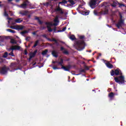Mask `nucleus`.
Returning a JSON list of instances; mask_svg holds the SVG:
<instances>
[{
	"instance_id": "nucleus-1",
	"label": "nucleus",
	"mask_w": 126,
	"mask_h": 126,
	"mask_svg": "<svg viewBox=\"0 0 126 126\" xmlns=\"http://www.w3.org/2000/svg\"><path fill=\"white\" fill-rule=\"evenodd\" d=\"M101 6L103 8H104V10L102 12H98V11L96 9L94 10V15H96L97 16H99L101 14H108L109 12V10L108 9V6L107 5V2H103L101 4Z\"/></svg>"
},
{
	"instance_id": "nucleus-2",
	"label": "nucleus",
	"mask_w": 126,
	"mask_h": 126,
	"mask_svg": "<svg viewBox=\"0 0 126 126\" xmlns=\"http://www.w3.org/2000/svg\"><path fill=\"white\" fill-rule=\"evenodd\" d=\"M75 47L78 51H82L85 49V42L84 40H78L74 43Z\"/></svg>"
},
{
	"instance_id": "nucleus-3",
	"label": "nucleus",
	"mask_w": 126,
	"mask_h": 126,
	"mask_svg": "<svg viewBox=\"0 0 126 126\" xmlns=\"http://www.w3.org/2000/svg\"><path fill=\"white\" fill-rule=\"evenodd\" d=\"M114 80L117 82V83H119V84H124V83H126L125 77L123 76V75H121L118 78L115 77Z\"/></svg>"
},
{
	"instance_id": "nucleus-4",
	"label": "nucleus",
	"mask_w": 126,
	"mask_h": 126,
	"mask_svg": "<svg viewBox=\"0 0 126 126\" xmlns=\"http://www.w3.org/2000/svg\"><path fill=\"white\" fill-rule=\"evenodd\" d=\"M101 2L100 0H90L89 5L91 8H95L96 7V5L98 3Z\"/></svg>"
},
{
	"instance_id": "nucleus-5",
	"label": "nucleus",
	"mask_w": 126,
	"mask_h": 126,
	"mask_svg": "<svg viewBox=\"0 0 126 126\" xmlns=\"http://www.w3.org/2000/svg\"><path fill=\"white\" fill-rule=\"evenodd\" d=\"M110 74L111 76H114V75H123V73L122 71L120 70L119 68H117L115 70L112 69L110 71Z\"/></svg>"
},
{
	"instance_id": "nucleus-6",
	"label": "nucleus",
	"mask_w": 126,
	"mask_h": 126,
	"mask_svg": "<svg viewBox=\"0 0 126 126\" xmlns=\"http://www.w3.org/2000/svg\"><path fill=\"white\" fill-rule=\"evenodd\" d=\"M9 67L6 66V65H4L2 67L0 68V74H2L4 75L7 73L8 70H10Z\"/></svg>"
},
{
	"instance_id": "nucleus-7",
	"label": "nucleus",
	"mask_w": 126,
	"mask_h": 126,
	"mask_svg": "<svg viewBox=\"0 0 126 126\" xmlns=\"http://www.w3.org/2000/svg\"><path fill=\"white\" fill-rule=\"evenodd\" d=\"M28 5L31 6L32 4L28 0H25L23 1V3L20 5V7H21V8H23L24 9H26Z\"/></svg>"
},
{
	"instance_id": "nucleus-8",
	"label": "nucleus",
	"mask_w": 126,
	"mask_h": 126,
	"mask_svg": "<svg viewBox=\"0 0 126 126\" xmlns=\"http://www.w3.org/2000/svg\"><path fill=\"white\" fill-rule=\"evenodd\" d=\"M124 25H125V20L124 19H120L118 23L116 24V26L118 28V29L123 27Z\"/></svg>"
},
{
	"instance_id": "nucleus-9",
	"label": "nucleus",
	"mask_w": 126,
	"mask_h": 126,
	"mask_svg": "<svg viewBox=\"0 0 126 126\" xmlns=\"http://www.w3.org/2000/svg\"><path fill=\"white\" fill-rule=\"evenodd\" d=\"M61 69H63L65 71H69L71 68V65L68 64L66 66L63 65V63H62L61 65Z\"/></svg>"
},
{
	"instance_id": "nucleus-10",
	"label": "nucleus",
	"mask_w": 126,
	"mask_h": 126,
	"mask_svg": "<svg viewBox=\"0 0 126 126\" xmlns=\"http://www.w3.org/2000/svg\"><path fill=\"white\" fill-rule=\"evenodd\" d=\"M45 25H47V30L49 32H52L53 29L51 28V26H53V24L51 22H45Z\"/></svg>"
},
{
	"instance_id": "nucleus-11",
	"label": "nucleus",
	"mask_w": 126,
	"mask_h": 126,
	"mask_svg": "<svg viewBox=\"0 0 126 126\" xmlns=\"http://www.w3.org/2000/svg\"><path fill=\"white\" fill-rule=\"evenodd\" d=\"M20 49H21V47H20V46L15 45L12 46V48H10L9 49V51H19V50H20Z\"/></svg>"
},
{
	"instance_id": "nucleus-12",
	"label": "nucleus",
	"mask_w": 126,
	"mask_h": 126,
	"mask_svg": "<svg viewBox=\"0 0 126 126\" xmlns=\"http://www.w3.org/2000/svg\"><path fill=\"white\" fill-rule=\"evenodd\" d=\"M54 11L55 12H59L60 14H63L64 12L63 11V9L61 8L59 6L58 8H56L55 9Z\"/></svg>"
},
{
	"instance_id": "nucleus-13",
	"label": "nucleus",
	"mask_w": 126,
	"mask_h": 126,
	"mask_svg": "<svg viewBox=\"0 0 126 126\" xmlns=\"http://www.w3.org/2000/svg\"><path fill=\"white\" fill-rule=\"evenodd\" d=\"M16 67V63H11L10 65V67L13 70H17L18 68H15Z\"/></svg>"
},
{
	"instance_id": "nucleus-14",
	"label": "nucleus",
	"mask_w": 126,
	"mask_h": 126,
	"mask_svg": "<svg viewBox=\"0 0 126 126\" xmlns=\"http://www.w3.org/2000/svg\"><path fill=\"white\" fill-rule=\"evenodd\" d=\"M61 51H62L64 55H69L68 51L64 49L63 47H61L60 48Z\"/></svg>"
},
{
	"instance_id": "nucleus-15",
	"label": "nucleus",
	"mask_w": 126,
	"mask_h": 126,
	"mask_svg": "<svg viewBox=\"0 0 126 126\" xmlns=\"http://www.w3.org/2000/svg\"><path fill=\"white\" fill-rule=\"evenodd\" d=\"M52 63H58V64H60V65L62 64V63H63V59L61 58L60 61H52Z\"/></svg>"
},
{
	"instance_id": "nucleus-16",
	"label": "nucleus",
	"mask_w": 126,
	"mask_h": 126,
	"mask_svg": "<svg viewBox=\"0 0 126 126\" xmlns=\"http://www.w3.org/2000/svg\"><path fill=\"white\" fill-rule=\"evenodd\" d=\"M28 14V11L23 10L19 12V14L22 15L23 16H26Z\"/></svg>"
},
{
	"instance_id": "nucleus-17",
	"label": "nucleus",
	"mask_w": 126,
	"mask_h": 126,
	"mask_svg": "<svg viewBox=\"0 0 126 126\" xmlns=\"http://www.w3.org/2000/svg\"><path fill=\"white\" fill-rule=\"evenodd\" d=\"M105 64L106 65V66L108 68H113V67H114V66L113 65V64H112L111 63H110V62H108L106 63H105Z\"/></svg>"
},
{
	"instance_id": "nucleus-18",
	"label": "nucleus",
	"mask_w": 126,
	"mask_h": 126,
	"mask_svg": "<svg viewBox=\"0 0 126 126\" xmlns=\"http://www.w3.org/2000/svg\"><path fill=\"white\" fill-rule=\"evenodd\" d=\"M52 55L55 58H58V57H59V55H58V52H57V51L55 50L52 51Z\"/></svg>"
},
{
	"instance_id": "nucleus-19",
	"label": "nucleus",
	"mask_w": 126,
	"mask_h": 126,
	"mask_svg": "<svg viewBox=\"0 0 126 126\" xmlns=\"http://www.w3.org/2000/svg\"><path fill=\"white\" fill-rule=\"evenodd\" d=\"M68 2L70 3L68 4V6H71V5H74V4H75V2H74L73 0H68Z\"/></svg>"
},
{
	"instance_id": "nucleus-20",
	"label": "nucleus",
	"mask_w": 126,
	"mask_h": 126,
	"mask_svg": "<svg viewBox=\"0 0 126 126\" xmlns=\"http://www.w3.org/2000/svg\"><path fill=\"white\" fill-rule=\"evenodd\" d=\"M37 52H38V50L35 49L33 53H32V54H30V56L31 57H32V58H34V57H35V56H36V54H37Z\"/></svg>"
},
{
	"instance_id": "nucleus-21",
	"label": "nucleus",
	"mask_w": 126,
	"mask_h": 126,
	"mask_svg": "<svg viewBox=\"0 0 126 126\" xmlns=\"http://www.w3.org/2000/svg\"><path fill=\"white\" fill-rule=\"evenodd\" d=\"M43 5H44V6H46V7H48L49 5H50V6L52 5V3H51V1L43 3Z\"/></svg>"
},
{
	"instance_id": "nucleus-22",
	"label": "nucleus",
	"mask_w": 126,
	"mask_h": 126,
	"mask_svg": "<svg viewBox=\"0 0 126 126\" xmlns=\"http://www.w3.org/2000/svg\"><path fill=\"white\" fill-rule=\"evenodd\" d=\"M35 19L36 20H37V22L40 25H42V24L43 23V21H41L40 20V18H39V17H36Z\"/></svg>"
},
{
	"instance_id": "nucleus-23",
	"label": "nucleus",
	"mask_w": 126,
	"mask_h": 126,
	"mask_svg": "<svg viewBox=\"0 0 126 126\" xmlns=\"http://www.w3.org/2000/svg\"><path fill=\"white\" fill-rule=\"evenodd\" d=\"M114 96H115V93L113 92H111L108 94V97H109V98H110L111 99H112V98H114Z\"/></svg>"
},
{
	"instance_id": "nucleus-24",
	"label": "nucleus",
	"mask_w": 126,
	"mask_h": 126,
	"mask_svg": "<svg viewBox=\"0 0 126 126\" xmlns=\"http://www.w3.org/2000/svg\"><path fill=\"white\" fill-rule=\"evenodd\" d=\"M10 43H11V44H15V45H17V41H16V40L13 38L11 39Z\"/></svg>"
},
{
	"instance_id": "nucleus-25",
	"label": "nucleus",
	"mask_w": 126,
	"mask_h": 126,
	"mask_svg": "<svg viewBox=\"0 0 126 126\" xmlns=\"http://www.w3.org/2000/svg\"><path fill=\"white\" fill-rule=\"evenodd\" d=\"M29 32L28 31H24L23 32H20V34H22V36H24V37H26V36H25L24 34H27V33H28Z\"/></svg>"
},
{
	"instance_id": "nucleus-26",
	"label": "nucleus",
	"mask_w": 126,
	"mask_h": 126,
	"mask_svg": "<svg viewBox=\"0 0 126 126\" xmlns=\"http://www.w3.org/2000/svg\"><path fill=\"white\" fill-rule=\"evenodd\" d=\"M23 21V20H22L20 18H18V19L15 20V22L16 23H21V22H22Z\"/></svg>"
},
{
	"instance_id": "nucleus-27",
	"label": "nucleus",
	"mask_w": 126,
	"mask_h": 126,
	"mask_svg": "<svg viewBox=\"0 0 126 126\" xmlns=\"http://www.w3.org/2000/svg\"><path fill=\"white\" fill-rule=\"evenodd\" d=\"M118 2L113 1V3L111 4V6H112V7H116V6H117V5H118Z\"/></svg>"
},
{
	"instance_id": "nucleus-28",
	"label": "nucleus",
	"mask_w": 126,
	"mask_h": 126,
	"mask_svg": "<svg viewBox=\"0 0 126 126\" xmlns=\"http://www.w3.org/2000/svg\"><path fill=\"white\" fill-rule=\"evenodd\" d=\"M38 45H39V40L35 41L34 45L32 46V48H36Z\"/></svg>"
},
{
	"instance_id": "nucleus-29",
	"label": "nucleus",
	"mask_w": 126,
	"mask_h": 126,
	"mask_svg": "<svg viewBox=\"0 0 126 126\" xmlns=\"http://www.w3.org/2000/svg\"><path fill=\"white\" fill-rule=\"evenodd\" d=\"M6 31H7V32H10V33H16V32L14 30H12L11 29H7Z\"/></svg>"
},
{
	"instance_id": "nucleus-30",
	"label": "nucleus",
	"mask_w": 126,
	"mask_h": 126,
	"mask_svg": "<svg viewBox=\"0 0 126 126\" xmlns=\"http://www.w3.org/2000/svg\"><path fill=\"white\" fill-rule=\"evenodd\" d=\"M69 38L71 40H72V41H74V40H76V38H75V36H74V35H70Z\"/></svg>"
},
{
	"instance_id": "nucleus-31",
	"label": "nucleus",
	"mask_w": 126,
	"mask_h": 126,
	"mask_svg": "<svg viewBox=\"0 0 126 126\" xmlns=\"http://www.w3.org/2000/svg\"><path fill=\"white\" fill-rule=\"evenodd\" d=\"M118 3L119 5V7H126V5L125 4L119 3V2H118Z\"/></svg>"
},
{
	"instance_id": "nucleus-32",
	"label": "nucleus",
	"mask_w": 126,
	"mask_h": 126,
	"mask_svg": "<svg viewBox=\"0 0 126 126\" xmlns=\"http://www.w3.org/2000/svg\"><path fill=\"white\" fill-rule=\"evenodd\" d=\"M63 3L64 4H65V3H67V1L65 0H62V1L59 2V4H62Z\"/></svg>"
},
{
	"instance_id": "nucleus-33",
	"label": "nucleus",
	"mask_w": 126,
	"mask_h": 126,
	"mask_svg": "<svg viewBox=\"0 0 126 126\" xmlns=\"http://www.w3.org/2000/svg\"><path fill=\"white\" fill-rule=\"evenodd\" d=\"M9 56H11V57H15V55L13 53V50H12L11 52L8 54Z\"/></svg>"
},
{
	"instance_id": "nucleus-34",
	"label": "nucleus",
	"mask_w": 126,
	"mask_h": 126,
	"mask_svg": "<svg viewBox=\"0 0 126 126\" xmlns=\"http://www.w3.org/2000/svg\"><path fill=\"white\" fill-rule=\"evenodd\" d=\"M47 53H48V50H45L44 51H42V56H45V55H47Z\"/></svg>"
},
{
	"instance_id": "nucleus-35",
	"label": "nucleus",
	"mask_w": 126,
	"mask_h": 126,
	"mask_svg": "<svg viewBox=\"0 0 126 126\" xmlns=\"http://www.w3.org/2000/svg\"><path fill=\"white\" fill-rule=\"evenodd\" d=\"M54 22H55V23H59V18L58 17H56L55 19L54 20Z\"/></svg>"
},
{
	"instance_id": "nucleus-36",
	"label": "nucleus",
	"mask_w": 126,
	"mask_h": 126,
	"mask_svg": "<svg viewBox=\"0 0 126 126\" xmlns=\"http://www.w3.org/2000/svg\"><path fill=\"white\" fill-rule=\"evenodd\" d=\"M8 56V53L6 52L4 53L3 55V58H7V56Z\"/></svg>"
},
{
	"instance_id": "nucleus-37",
	"label": "nucleus",
	"mask_w": 126,
	"mask_h": 126,
	"mask_svg": "<svg viewBox=\"0 0 126 126\" xmlns=\"http://www.w3.org/2000/svg\"><path fill=\"white\" fill-rule=\"evenodd\" d=\"M47 27L44 26H40V30H44V29H46Z\"/></svg>"
},
{
	"instance_id": "nucleus-38",
	"label": "nucleus",
	"mask_w": 126,
	"mask_h": 126,
	"mask_svg": "<svg viewBox=\"0 0 126 126\" xmlns=\"http://www.w3.org/2000/svg\"><path fill=\"white\" fill-rule=\"evenodd\" d=\"M31 39V37L30 36H27L25 40L26 41H27L28 42H29L30 41V39Z\"/></svg>"
},
{
	"instance_id": "nucleus-39",
	"label": "nucleus",
	"mask_w": 126,
	"mask_h": 126,
	"mask_svg": "<svg viewBox=\"0 0 126 126\" xmlns=\"http://www.w3.org/2000/svg\"><path fill=\"white\" fill-rule=\"evenodd\" d=\"M79 39H80V40H83V39H84V38H85V36L84 35H80L79 36Z\"/></svg>"
},
{
	"instance_id": "nucleus-40",
	"label": "nucleus",
	"mask_w": 126,
	"mask_h": 126,
	"mask_svg": "<svg viewBox=\"0 0 126 126\" xmlns=\"http://www.w3.org/2000/svg\"><path fill=\"white\" fill-rule=\"evenodd\" d=\"M53 69L55 70V69H60V68H59L57 66H56V65H54L53 66Z\"/></svg>"
},
{
	"instance_id": "nucleus-41",
	"label": "nucleus",
	"mask_w": 126,
	"mask_h": 126,
	"mask_svg": "<svg viewBox=\"0 0 126 126\" xmlns=\"http://www.w3.org/2000/svg\"><path fill=\"white\" fill-rule=\"evenodd\" d=\"M42 37H43V38H45V39H48V37H47V34H42Z\"/></svg>"
},
{
	"instance_id": "nucleus-42",
	"label": "nucleus",
	"mask_w": 126,
	"mask_h": 126,
	"mask_svg": "<svg viewBox=\"0 0 126 126\" xmlns=\"http://www.w3.org/2000/svg\"><path fill=\"white\" fill-rule=\"evenodd\" d=\"M24 28V27H23V26H20L19 30H23Z\"/></svg>"
},
{
	"instance_id": "nucleus-43",
	"label": "nucleus",
	"mask_w": 126,
	"mask_h": 126,
	"mask_svg": "<svg viewBox=\"0 0 126 126\" xmlns=\"http://www.w3.org/2000/svg\"><path fill=\"white\" fill-rule=\"evenodd\" d=\"M80 72H81V73L85 72V69H83L80 70Z\"/></svg>"
},
{
	"instance_id": "nucleus-44",
	"label": "nucleus",
	"mask_w": 126,
	"mask_h": 126,
	"mask_svg": "<svg viewBox=\"0 0 126 126\" xmlns=\"http://www.w3.org/2000/svg\"><path fill=\"white\" fill-rule=\"evenodd\" d=\"M19 27H20V26H16L15 29L16 30H19Z\"/></svg>"
},
{
	"instance_id": "nucleus-45",
	"label": "nucleus",
	"mask_w": 126,
	"mask_h": 126,
	"mask_svg": "<svg viewBox=\"0 0 126 126\" xmlns=\"http://www.w3.org/2000/svg\"><path fill=\"white\" fill-rule=\"evenodd\" d=\"M85 68L86 70H89V67L87 66H85Z\"/></svg>"
},
{
	"instance_id": "nucleus-46",
	"label": "nucleus",
	"mask_w": 126,
	"mask_h": 126,
	"mask_svg": "<svg viewBox=\"0 0 126 126\" xmlns=\"http://www.w3.org/2000/svg\"><path fill=\"white\" fill-rule=\"evenodd\" d=\"M65 30H66V27H64V28L62 29V32H64V31H65Z\"/></svg>"
},
{
	"instance_id": "nucleus-47",
	"label": "nucleus",
	"mask_w": 126,
	"mask_h": 126,
	"mask_svg": "<svg viewBox=\"0 0 126 126\" xmlns=\"http://www.w3.org/2000/svg\"><path fill=\"white\" fill-rule=\"evenodd\" d=\"M55 44H56L57 46H59V42H58V40H56L55 41Z\"/></svg>"
},
{
	"instance_id": "nucleus-48",
	"label": "nucleus",
	"mask_w": 126,
	"mask_h": 126,
	"mask_svg": "<svg viewBox=\"0 0 126 126\" xmlns=\"http://www.w3.org/2000/svg\"><path fill=\"white\" fill-rule=\"evenodd\" d=\"M4 15H5V16H6V17L8 16V14H7V13H6V11H5Z\"/></svg>"
},
{
	"instance_id": "nucleus-49",
	"label": "nucleus",
	"mask_w": 126,
	"mask_h": 126,
	"mask_svg": "<svg viewBox=\"0 0 126 126\" xmlns=\"http://www.w3.org/2000/svg\"><path fill=\"white\" fill-rule=\"evenodd\" d=\"M10 28H11V29H15V27H14V26H10Z\"/></svg>"
},
{
	"instance_id": "nucleus-50",
	"label": "nucleus",
	"mask_w": 126,
	"mask_h": 126,
	"mask_svg": "<svg viewBox=\"0 0 126 126\" xmlns=\"http://www.w3.org/2000/svg\"><path fill=\"white\" fill-rule=\"evenodd\" d=\"M24 55H27V50H25V51H24Z\"/></svg>"
},
{
	"instance_id": "nucleus-51",
	"label": "nucleus",
	"mask_w": 126,
	"mask_h": 126,
	"mask_svg": "<svg viewBox=\"0 0 126 126\" xmlns=\"http://www.w3.org/2000/svg\"><path fill=\"white\" fill-rule=\"evenodd\" d=\"M33 57H32V56H31V55H30V58H29V60L30 61H31V60H32V58Z\"/></svg>"
},
{
	"instance_id": "nucleus-52",
	"label": "nucleus",
	"mask_w": 126,
	"mask_h": 126,
	"mask_svg": "<svg viewBox=\"0 0 126 126\" xmlns=\"http://www.w3.org/2000/svg\"><path fill=\"white\" fill-rule=\"evenodd\" d=\"M47 40H48V41H50V42H52V39H51L50 38L47 37Z\"/></svg>"
},
{
	"instance_id": "nucleus-53",
	"label": "nucleus",
	"mask_w": 126,
	"mask_h": 126,
	"mask_svg": "<svg viewBox=\"0 0 126 126\" xmlns=\"http://www.w3.org/2000/svg\"><path fill=\"white\" fill-rule=\"evenodd\" d=\"M56 40V39L53 38L52 39H51V42H55Z\"/></svg>"
},
{
	"instance_id": "nucleus-54",
	"label": "nucleus",
	"mask_w": 126,
	"mask_h": 126,
	"mask_svg": "<svg viewBox=\"0 0 126 126\" xmlns=\"http://www.w3.org/2000/svg\"><path fill=\"white\" fill-rule=\"evenodd\" d=\"M54 32H56V31H57V27H54Z\"/></svg>"
},
{
	"instance_id": "nucleus-55",
	"label": "nucleus",
	"mask_w": 126,
	"mask_h": 126,
	"mask_svg": "<svg viewBox=\"0 0 126 126\" xmlns=\"http://www.w3.org/2000/svg\"><path fill=\"white\" fill-rule=\"evenodd\" d=\"M30 47H31V44L29 43L28 45V48H30Z\"/></svg>"
},
{
	"instance_id": "nucleus-56",
	"label": "nucleus",
	"mask_w": 126,
	"mask_h": 126,
	"mask_svg": "<svg viewBox=\"0 0 126 126\" xmlns=\"http://www.w3.org/2000/svg\"><path fill=\"white\" fill-rule=\"evenodd\" d=\"M53 25L54 26H57V25H58V24L57 23H55L53 24Z\"/></svg>"
},
{
	"instance_id": "nucleus-57",
	"label": "nucleus",
	"mask_w": 126,
	"mask_h": 126,
	"mask_svg": "<svg viewBox=\"0 0 126 126\" xmlns=\"http://www.w3.org/2000/svg\"><path fill=\"white\" fill-rule=\"evenodd\" d=\"M66 62H69L70 61V59L69 58H68L67 60H66Z\"/></svg>"
},
{
	"instance_id": "nucleus-58",
	"label": "nucleus",
	"mask_w": 126,
	"mask_h": 126,
	"mask_svg": "<svg viewBox=\"0 0 126 126\" xmlns=\"http://www.w3.org/2000/svg\"><path fill=\"white\" fill-rule=\"evenodd\" d=\"M21 0H15L16 2H19Z\"/></svg>"
},
{
	"instance_id": "nucleus-59",
	"label": "nucleus",
	"mask_w": 126,
	"mask_h": 126,
	"mask_svg": "<svg viewBox=\"0 0 126 126\" xmlns=\"http://www.w3.org/2000/svg\"><path fill=\"white\" fill-rule=\"evenodd\" d=\"M32 34H33V35H36V32H32Z\"/></svg>"
},
{
	"instance_id": "nucleus-60",
	"label": "nucleus",
	"mask_w": 126,
	"mask_h": 126,
	"mask_svg": "<svg viewBox=\"0 0 126 126\" xmlns=\"http://www.w3.org/2000/svg\"><path fill=\"white\" fill-rule=\"evenodd\" d=\"M120 19H123V16L122 15H120Z\"/></svg>"
},
{
	"instance_id": "nucleus-61",
	"label": "nucleus",
	"mask_w": 126,
	"mask_h": 126,
	"mask_svg": "<svg viewBox=\"0 0 126 126\" xmlns=\"http://www.w3.org/2000/svg\"><path fill=\"white\" fill-rule=\"evenodd\" d=\"M59 65H61L60 64H59V63H57V64L55 65L57 67L59 66Z\"/></svg>"
},
{
	"instance_id": "nucleus-62",
	"label": "nucleus",
	"mask_w": 126,
	"mask_h": 126,
	"mask_svg": "<svg viewBox=\"0 0 126 126\" xmlns=\"http://www.w3.org/2000/svg\"><path fill=\"white\" fill-rule=\"evenodd\" d=\"M98 56L99 57H101V56H102V54L101 53L98 54Z\"/></svg>"
},
{
	"instance_id": "nucleus-63",
	"label": "nucleus",
	"mask_w": 126,
	"mask_h": 126,
	"mask_svg": "<svg viewBox=\"0 0 126 126\" xmlns=\"http://www.w3.org/2000/svg\"><path fill=\"white\" fill-rule=\"evenodd\" d=\"M8 20H12V18H8Z\"/></svg>"
},
{
	"instance_id": "nucleus-64",
	"label": "nucleus",
	"mask_w": 126,
	"mask_h": 126,
	"mask_svg": "<svg viewBox=\"0 0 126 126\" xmlns=\"http://www.w3.org/2000/svg\"><path fill=\"white\" fill-rule=\"evenodd\" d=\"M58 32H63V31L62 30H59Z\"/></svg>"
}]
</instances>
